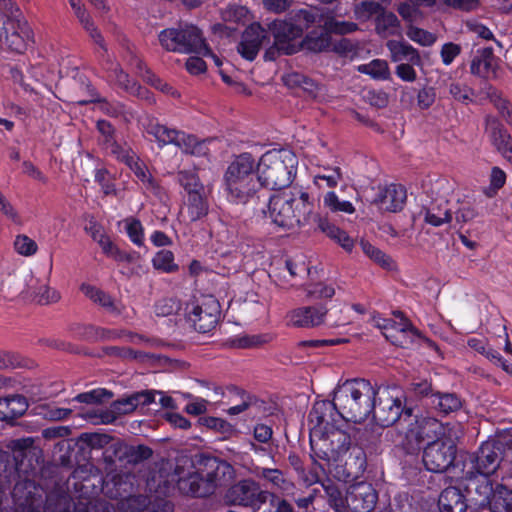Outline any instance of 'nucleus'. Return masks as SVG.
<instances>
[{
	"label": "nucleus",
	"instance_id": "f257e3e1",
	"mask_svg": "<svg viewBox=\"0 0 512 512\" xmlns=\"http://www.w3.org/2000/svg\"><path fill=\"white\" fill-rule=\"evenodd\" d=\"M377 394L376 387L368 380L349 379L335 388L333 407L344 420L361 423L372 413Z\"/></svg>",
	"mask_w": 512,
	"mask_h": 512
},
{
	"label": "nucleus",
	"instance_id": "f03ea898",
	"mask_svg": "<svg viewBox=\"0 0 512 512\" xmlns=\"http://www.w3.org/2000/svg\"><path fill=\"white\" fill-rule=\"evenodd\" d=\"M297 163L296 155L287 149L263 154L256 165L262 188L280 190L290 186L296 175Z\"/></svg>",
	"mask_w": 512,
	"mask_h": 512
},
{
	"label": "nucleus",
	"instance_id": "7ed1b4c3",
	"mask_svg": "<svg viewBox=\"0 0 512 512\" xmlns=\"http://www.w3.org/2000/svg\"><path fill=\"white\" fill-rule=\"evenodd\" d=\"M158 40L163 49L182 54H210V48L202 31L190 23H179L175 27L160 31Z\"/></svg>",
	"mask_w": 512,
	"mask_h": 512
},
{
	"label": "nucleus",
	"instance_id": "20e7f679",
	"mask_svg": "<svg viewBox=\"0 0 512 512\" xmlns=\"http://www.w3.org/2000/svg\"><path fill=\"white\" fill-rule=\"evenodd\" d=\"M377 396L373 399V419L381 427H390L403 420H409L413 408L403 403L402 397L394 395L389 387H378Z\"/></svg>",
	"mask_w": 512,
	"mask_h": 512
},
{
	"label": "nucleus",
	"instance_id": "39448f33",
	"mask_svg": "<svg viewBox=\"0 0 512 512\" xmlns=\"http://www.w3.org/2000/svg\"><path fill=\"white\" fill-rule=\"evenodd\" d=\"M276 499V495L261 488L260 484L251 479H242L231 485L225 495L224 501L228 506L242 507L258 511L268 499Z\"/></svg>",
	"mask_w": 512,
	"mask_h": 512
},
{
	"label": "nucleus",
	"instance_id": "423d86ee",
	"mask_svg": "<svg viewBox=\"0 0 512 512\" xmlns=\"http://www.w3.org/2000/svg\"><path fill=\"white\" fill-rule=\"evenodd\" d=\"M146 132L153 136L161 146L174 144L187 154L195 156L207 154L208 149L204 141H199L194 135L186 134L183 131L168 128L157 121H149L146 125Z\"/></svg>",
	"mask_w": 512,
	"mask_h": 512
},
{
	"label": "nucleus",
	"instance_id": "0eeeda50",
	"mask_svg": "<svg viewBox=\"0 0 512 512\" xmlns=\"http://www.w3.org/2000/svg\"><path fill=\"white\" fill-rule=\"evenodd\" d=\"M457 446L450 437L427 442L423 449L422 461L428 471L443 473L454 463Z\"/></svg>",
	"mask_w": 512,
	"mask_h": 512
},
{
	"label": "nucleus",
	"instance_id": "6e6552de",
	"mask_svg": "<svg viewBox=\"0 0 512 512\" xmlns=\"http://www.w3.org/2000/svg\"><path fill=\"white\" fill-rule=\"evenodd\" d=\"M268 210L272 222L280 228L290 230L308 225L306 218L293 205L292 196L287 194L270 196Z\"/></svg>",
	"mask_w": 512,
	"mask_h": 512
},
{
	"label": "nucleus",
	"instance_id": "1a4fd4ad",
	"mask_svg": "<svg viewBox=\"0 0 512 512\" xmlns=\"http://www.w3.org/2000/svg\"><path fill=\"white\" fill-rule=\"evenodd\" d=\"M187 319L199 333L212 331L220 318V304L213 298L208 297L198 304H191L187 307Z\"/></svg>",
	"mask_w": 512,
	"mask_h": 512
},
{
	"label": "nucleus",
	"instance_id": "9d476101",
	"mask_svg": "<svg viewBox=\"0 0 512 512\" xmlns=\"http://www.w3.org/2000/svg\"><path fill=\"white\" fill-rule=\"evenodd\" d=\"M386 438L396 446L402 447L406 452L413 453L423 443L419 420L412 414L409 416V420H403L401 423H397L395 428L388 430Z\"/></svg>",
	"mask_w": 512,
	"mask_h": 512
},
{
	"label": "nucleus",
	"instance_id": "9b49d317",
	"mask_svg": "<svg viewBox=\"0 0 512 512\" xmlns=\"http://www.w3.org/2000/svg\"><path fill=\"white\" fill-rule=\"evenodd\" d=\"M504 444L499 440L484 442L478 451L471 456L473 467L483 476L493 474L503 459Z\"/></svg>",
	"mask_w": 512,
	"mask_h": 512
},
{
	"label": "nucleus",
	"instance_id": "f8f14e48",
	"mask_svg": "<svg viewBox=\"0 0 512 512\" xmlns=\"http://www.w3.org/2000/svg\"><path fill=\"white\" fill-rule=\"evenodd\" d=\"M153 454L150 447L146 445H129L122 441L113 442L106 451V459L111 463L120 462V466L127 464L136 465Z\"/></svg>",
	"mask_w": 512,
	"mask_h": 512
},
{
	"label": "nucleus",
	"instance_id": "ddd939ff",
	"mask_svg": "<svg viewBox=\"0 0 512 512\" xmlns=\"http://www.w3.org/2000/svg\"><path fill=\"white\" fill-rule=\"evenodd\" d=\"M378 494L371 483L356 482L346 490V505L352 512H371L377 503Z\"/></svg>",
	"mask_w": 512,
	"mask_h": 512
},
{
	"label": "nucleus",
	"instance_id": "4468645a",
	"mask_svg": "<svg viewBox=\"0 0 512 512\" xmlns=\"http://www.w3.org/2000/svg\"><path fill=\"white\" fill-rule=\"evenodd\" d=\"M15 512H42V499L36 484L31 479L16 482L12 490Z\"/></svg>",
	"mask_w": 512,
	"mask_h": 512
},
{
	"label": "nucleus",
	"instance_id": "2eb2a0df",
	"mask_svg": "<svg viewBox=\"0 0 512 512\" xmlns=\"http://www.w3.org/2000/svg\"><path fill=\"white\" fill-rule=\"evenodd\" d=\"M272 33L275 45L283 54L291 55L298 51L295 40L301 37V28L293 25L292 22L275 20L268 24Z\"/></svg>",
	"mask_w": 512,
	"mask_h": 512
},
{
	"label": "nucleus",
	"instance_id": "dca6fc26",
	"mask_svg": "<svg viewBox=\"0 0 512 512\" xmlns=\"http://www.w3.org/2000/svg\"><path fill=\"white\" fill-rule=\"evenodd\" d=\"M200 469L207 482L213 486V491L233 479L235 470L231 464L216 457H203Z\"/></svg>",
	"mask_w": 512,
	"mask_h": 512
},
{
	"label": "nucleus",
	"instance_id": "f3484780",
	"mask_svg": "<svg viewBox=\"0 0 512 512\" xmlns=\"http://www.w3.org/2000/svg\"><path fill=\"white\" fill-rule=\"evenodd\" d=\"M1 37H4L5 43L11 51L22 53L31 37V30L26 22L7 18L3 22Z\"/></svg>",
	"mask_w": 512,
	"mask_h": 512
},
{
	"label": "nucleus",
	"instance_id": "a211bd4d",
	"mask_svg": "<svg viewBox=\"0 0 512 512\" xmlns=\"http://www.w3.org/2000/svg\"><path fill=\"white\" fill-rule=\"evenodd\" d=\"M495 487L488 476L470 478L465 485L467 501L479 508L489 507Z\"/></svg>",
	"mask_w": 512,
	"mask_h": 512
},
{
	"label": "nucleus",
	"instance_id": "6ab92c4d",
	"mask_svg": "<svg viewBox=\"0 0 512 512\" xmlns=\"http://www.w3.org/2000/svg\"><path fill=\"white\" fill-rule=\"evenodd\" d=\"M256 165L250 153H241L236 156L225 172V185L257 178V171L255 170Z\"/></svg>",
	"mask_w": 512,
	"mask_h": 512
},
{
	"label": "nucleus",
	"instance_id": "aec40b11",
	"mask_svg": "<svg viewBox=\"0 0 512 512\" xmlns=\"http://www.w3.org/2000/svg\"><path fill=\"white\" fill-rule=\"evenodd\" d=\"M492 47L478 49L472 58L470 72L484 79L498 78L499 65Z\"/></svg>",
	"mask_w": 512,
	"mask_h": 512
},
{
	"label": "nucleus",
	"instance_id": "412c9836",
	"mask_svg": "<svg viewBox=\"0 0 512 512\" xmlns=\"http://www.w3.org/2000/svg\"><path fill=\"white\" fill-rule=\"evenodd\" d=\"M228 199L236 204H246L250 201L260 199L262 190L259 178L228 183L225 185Z\"/></svg>",
	"mask_w": 512,
	"mask_h": 512
},
{
	"label": "nucleus",
	"instance_id": "4be33fe9",
	"mask_svg": "<svg viewBox=\"0 0 512 512\" xmlns=\"http://www.w3.org/2000/svg\"><path fill=\"white\" fill-rule=\"evenodd\" d=\"M407 194L403 186L391 184L380 189L379 194L372 203L382 211L397 212L403 209Z\"/></svg>",
	"mask_w": 512,
	"mask_h": 512
},
{
	"label": "nucleus",
	"instance_id": "5701e85b",
	"mask_svg": "<svg viewBox=\"0 0 512 512\" xmlns=\"http://www.w3.org/2000/svg\"><path fill=\"white\" fill-rule=\"evenodd\" d=\"M25 289L21 293L31 297L39 304L47 305L60 299L57 291L51 289L45 281L35 277L32 273L25 276Z\"/></svg>",
	"mask_w": 512,
	"mask_h": 512
},
{
	"label": "nucleus",
	"instance_id": "b1692460",
	"mask_svg": "<svg viewBox=\"0 0 512 512\" xmlns=\"http://www.w3.org/2000/svg\"><path fill=\"white\" fill-rule=\"evenodd\" d=\"M254 474L258 479L263 480L272 490H276L285 495L293 493L295 488L294 483L286 478L285 474L280 469L256 467Z\"/></svg>",
	"mask_w": 512,
	"mask_h": 512
},
{
	"label": "nucleus",
	"instance_id": "393cba45",
	"mask_svg": "<svg viewBox=\"0 0 512 512\" xmlns=\"http://www.w3.org/2000/svg\"><path fill=\"white\" fill-rule=\"evenodd\" d=\"M28 407L27 398L20 394L0 398V421L13 425L16 419L26 413Z\"/></svg>",
	"mask_w": 512,
	"mask_h": 512
},
{
	"label": "nucleus",
	"instance_id": "a878e982",
	"mask_svg": "<svg viewBox=\"0 0 512 512\" xmlns=\"http://www.w3.org/2000/svg\"><path fill=\"white\" fill-rule=\"evenodd\" d=\"M422 212L424 213L425 222L434 227L450 223L453 219V210L444 198H437L429 205L424 206Z\"/></svg>",
	"mask_w": 512,
	"mask_h": 512
},
{
	"label": "nucleus",
	"instance_id": "bb28decb",
	"mask_svg": "<svg viewBox=\"0 0 512 512\" xmlns=\"http://www.w3.org/2000/svg\"><path fill=\"white\" fill-rule=\"evenodd\" d=\"M333 409V401H318L313 405L308 415L309 425L311 426L310 434L318 435L324 432L326 427L331 428L333 426L330 423V415Z\"/></svg>",
	"mask_w": 512,
	"mask_h": 512
},
{
	"label": "nucleus",
	"instance_id": "cd10ccee",
	"mask_svg": "<svg viewBox=\"0 0 512 512\" xmlns=\"http://www.w3.org/2000/svg\"><path fill=\"white\" fill-rule=\"evenodd\" d=\"M486 126L487 130L490 131L494 146L508 161H512V144L510 134H508L501 123L494 117H487Z\"/></svg>",
	"mask_w": 512,
	"mask_h": 512
},
{
	"label": "nucleus",
	"instance_id": "c85d7f7f",
	"mask_svg": "<svg viewBox=\"0 0 512 512\" xmlns=\"http://www.w3.org/2000/svg\"><path fill=\"white\" fill-rule=\"evenodd\" d=\"M326 314L324 306L301 307L292 312L291 322L297 327H315L323 323Z\"/></svg>",
	"mask_w": 512,
	"mask_h": 512
},
{
	"label": "nucleus",
	"instance_id": "c756f323",
	"mask_svg": "<svg viewBox=\"0 0 512 512\" xmlns=\"http://www.w3.org/2000/svg\"><path fill=\"white\" fill-rule=\"evenodd\" d=\"M311 457L316 462L321 460L328 466L340 460L324 432L318 435L310 434Z\"/></svg>",
	"mask_w": 512,
	"mask_h": 512
},
{
	"label": "nucleus",
	"instance_id": "7c9ffc66",
	"mask_svg": "<svg viewBox=\"0 0 512 512\" xmlns=\"http://www.w3.org/2000/svg\"><path fill=\"white\" fill-rule=\"evenodd\" d=\"M466 495L457 487H447L438 499V506L441 512H465L467 504Z\"/></svg>",
	"mask_w": 512,
	"mask_h": 512
},
{
	"label": "nucleus",
	"instance_id": "2f4dec72",
	"mask_svg": "<svg viewBox=\"0 0 512 512\" xmlns=\"http://www.w3.org/2000/svg\"><path fill=\"white\" fill-rule=\"evenodd\" d=\"M386 46L393 62L407 61L412 65H421V57L417 49L405 41L389 40Z\"/></svg>",
	"mask_w": 512,
	"mask_h": 512
},
{
	"label": "nucleus",
	"instance_id": "473e14b6",
	"mask_svg": "<svg viewBox=\"0 0 512 512\" xmlns=\"http://www.w3.org/2000/svg\"><path fill=\"white\" fill-rule=\"evenodd\" d=\"M80 290L93 303L101 306L109 313L114 315H120L122 313V308L119 307L112 296L100 288L89 284H82Z\"/></svg>",
	"mask_w": 512,
	"mask_h": 512
},
{
	"label": "nucleus",
	"instance_id": "72a5a7b5",
	"mask_svg": "<svg viewBox=\"0 0 512 512\" xmlns=\"http://www.w3.org/2000/svg\"><path fill=\"white\" fill-rule=\"evenodd\" d=\"M156 392L142 391L134 393L126 398L114 401L112 407L119 414H128L139 405H149L155 402Z\"/></svg>",
	"mask_w": 512,
	"mask_h": 512
},
{
	"label": "nucleus",
	"instance_id": "f704fd0d",
	"mask_svg": "<svg viewBox=\"0 0 512 512\" xmlns=\"http://www.w3.org/2000/svg\"><path fill=\"white\" fill-rule=\"evenodd\" d=\"M384 336L392 344L408 348L414 341L420 338V334L410 323H400L393 333L384 332Z\"/></svg>",
	"mask_w": 512,
	"mask_h": 512
},
{
	"label": "nucleus",
	"instance_id": "c9c22d12",
	"mask_svg": "<svg viewBox=\"0 0 512 512\" xmlns=\"http://www.w3.org/2000/svg\"><path fill=\"white\" fill-rule=\"evenodd\" d=\"M326 13L322 8H311L301 9L294 15L293 25L301 28V35L305 29H308L311 25L317 24L319 27H323V22L326 17Z\"/></svg>",
	"mask_w": 512,
	"mask_h": 512
},
{
	"label": "nucleus",
	"instance_id": "e433bc0d",
	"mask_svg": "<svg viewBox=\"0 0 512 512\" xmlns=\"http://www.w3.org/2000/svg\"><path fill=\"white\" fill-rule=\"evenodd\" d=\"M429 405L440 413L449 414L460 409L462 402L455 393L436 392V394H431Z\"/></svg>",
	"mask_w": 512,
	"mask_h": 512
},
{
	"label": "nucleus",
	"instance_id": "4c0bfd02",
	"mask_svg": "<svg viewBox=\"0 0 512 512\" xmlns=\"http://www.w3.org/2000/svg\"><path fill=\"white\" fill-rule=\"evenodd\" d=\"M317 227L344 250L352 251L354 240L345 231L331 224L327 219H318Z\"/></svg>",
	"mask_w": 512,
	"mask_h": 512
},
{
	"label": "nucleus",
	"instance_id": "58836bf2",
	"mask_svg": "<svg viewBox=\"0 0 512 512\" xmlns=\"http://www.w3.org/2000/svg\"><path fill=\"white\" fill-rule=\"evenodd\" d=\"M376 32L383 38L400 34V21L393 12L383 10L375 19Z\"/></svg>",
	"mask_w": 512,
	"mask_h": 512
},
{
	"label": "nucleus",
	"instance_id": "ea45409f",
	"mask_svg": "<svg viewBox=\"0 0 512 512\" xmlns=\"http://www.w3.org/2000/svg\"><path fill=\"white\" fill-rule=\"evenodd\" d=\"M102 63L108 73L109 80L114 81L119 87L127 91H133L136 85L135 82L123 71L118 63L113 62L110 57L102 61Z\"/></svg>",
	"mask_w": 512,
	"mask_h": 512
},
{
	"label": "nucleus",
	"instance_id": "a19ab883",
	"mask_svg": "<svg viewBox=\"0 0 512 512\" xmlns=\"http://www.w3.org/2000/svg\"><path fill=\"white\" fill-rule=\"evenodd\" d=\"M130 169L134 172L135 176L142 182L145 189L149 192L160 196L162 194V188L158 184L157 180L151 175L146 169L143 163L139 162L138 159L134 158L128 163Z\"/></svg>",
	"mask_w": 512,
	"mask_h": 512
},
{
	"label": "nucleus",
	"instance_id": "79ce46f5",
	"mask_svg": "<svg viewBox=\"0 0 512 512\" xmlns=\"http://www.w3.org/2000/svg\"><path fill=\"white\" fill-rule=\"evenodd\" d=\"M489 509L491 512H512V490L496 484Z\"/></svg>",
	"mask_w": 512,
	"mask_h": 512
},
{
	"label": "nucleus",
	"instance_id": "37998d69",
	"mask_svg": "<svg viewBox=\"0 0 512 512\" xmlns=\"http://www.w3.org/2000/svg\"><path fill=\"white\" fill-rule=\"evenodd\" d=\"M324 433L330 442V446L333 447L339 458H341V456L345 454L351 446L350 435L341 429L335 428L334 426H331V428L326 427Z\"/></svg>",
	"mask_w": 512,
	"mask_h": 512
},
{
	"label": "nucleus",
	"instance_id": "c03bdc74",
	"mask_svg": "<svg viewBox=\"0 0 512 512\" xmlns=\"http://www.w3.org/2000/svg\"><path fill=\"white\" fill-rule=\"evenodd\" d=\"M186 214L190 222H195L208 214V203L203 193H191L188 196Z\"/></svg>",
	"mask_w": 512,
	"mask_h": 512
},
{
	"label": "nucleus",
	"instance_id": "a18cd8bd",
	"mask_svg": "<svg viewBox=\"0 0 512 512\" xmlns=\"http://www.w3.org/2000/svg\"><path fill=\"white\" fill-rule=\"evenodd\" d=\"M421 435L424 441H433L435 439H446L445 428L443 424L435 418L427 417L419 420Z\"/></svg>",
	"mask_w": 512,
	"mask_h": 512
},
{
	"label": "nucleus",
	"instance_id": "49530a36",
	"mask_svg": "<svg viewBox=\"0 0 512 512\" xmlns=\"http://www.w3.org/2000/svg\"><path fill=\"white\" fill-rule=\"evenodd\" d=\"M343 180V174L339 166H325L319 169V172L314 175V184L319 188L323 187V182L328 188L336 187L340 181Z\"/></svg>",
	"mask_w": 512,
	"mask_h": 512
},
{
	"label": "nucleus",
	"instance_id": "de8ad7c7",
	"mask_svg": "<svg viewBox=\"0 0 512 512\" xmlns=\"http://www.w3.org/2000/svg\"><path fill=\"white\" fill-rule=\"evenodd\" d=\"M282 80L287 87L300 88L309 94H314L317 90L315 81L299 72L286 73L282 76Z\"/></svg>",
	"mask_w": 512,
	"mask_h": 512
},
{
	"label": "nucleus",
	"instance_id": "09e8293b",
	"mask_svg": "<svg viewBox=\"0 0 512 512\" xmlns=\"http://www.w3.org/2000/svg\"><path fill=\"white\" fill-rule=\"evenodd\" d=\"M304 45L313 52L327 50L330 47V34L325 27H321L320 31H312L306 36Z\"/></svg>",
	"mask_w": 512,
	"mask_h": 512
},
{
	"label": "nucleus",
	"instance_id": "8fccbe9b",
	"mask_svg": "<svg viewBox=\"0 0 512 512\" xmlns=\"http://www.w3.org/2000/svg\"><path fill=\"white\" fill-rule=\"evenodd\" d=\"M293 205L300 212L303 218H306V223L318 225V219H323L318 214L313 212V204L309 200V194L301 192L299 197H292Z\"/></svg>",
	"mask_w": 512,
	"mask_h": 512
},
{
	"label": "nucleus",
	"instance_id": "3c124183",
	"mask_svg": "<svg viewBox=\"0 0 512 512\" xmlns=\"http://www.w3.org/2000/svg\"><path fill=\"white\" fill-rule=\"evenodd\" d=\"M77 506L66 494L50 495L46 500V512H75Z\"/></svg>",
	"mask_w": 512,
	"mask_h": 512
},
{
	"label": "nucleus",
	"instance_id": "603ef678",
	"mask_svg": "<svg viewBox=\"0 0 512 512\" xmlns=\"http://www.w3.org/2000/svg\"><path fill=\"white\" fill-rule=\"evenodd\" d=\"M323 27H325L329 34H348L358 29L356 23L335 20L333 13L330 11H327L326 13V17L323 22Z\"/></svg>",
	"mask_w": 512,
	"mask_h": 512
},
{
	"label": "nucleus",
	"instance_id": "864d4df0",
	"mask_svg": "<svg viewBox=\"0 0 512 512\" xmlns=\"http://www.w3.org/2000/svg\"><path fill=\"white\" fill-rule=\"evenodd\" d=\"M177 179L179 184L188 193V196H190L191 193H204V186L200 183L195 172L189 170L179 171Z\"/></svg>",
	"mask_w": 512,
	"mask_h": 512
},
{
	"label": "nucleus",
	"instance_id": "5fc2aeb1",
	"mask_svg": "<svg viewBox=\"0 0 512 512\" xmlns=\"http://www.w3.org/2000/svg\"><path fill=\"white\" fill-rule=\"evenodd\" d=\"M359 71L370 75L374 79L386 80L390 76L388 63L380 59H375L368 64L361 65Z\"/></svg>",
	"mask_w": 512,
	"mask_h": 512
},
{
	"label": "nucleus",
	"instance_id": "6e6d98bb",
	"mask_svg": "<svg viewBox=\"0 0 512 512\" xmlns=\"http://www.w3.org/2000/svg\"><path fill=\"white\" fill-rule=\"evenodd\" d=\"M361 248L363 252L375 263L379 264L381 267L385 269H392L393 267V260L386 255L383 251L376 248L369 242L362 241L361 242Z\"/></svg>",
	"mask_w": 512,
	"mask_h": 512
},
{
	"label": "nucleus",
	"instance_id": "4d7b16f0",
	"mask_svg": "<svg viewBox=\"0 0 512 512\" xmlns=\"http://www.w3.org/2000/svg\"><path fill=\"white\" fill-rule=\"evenodd\" d=\"M323 204L332 212H344L352 214L355 211L354 206L349 201H340L335 192H328L324 195Z\"/></svg>",
	"mask_w": 512,
	"mask_h": 512
},
{
	"label": "nucleus",
	"instance_id": "13d9d810",
	"mask_svg": "<svg viewBox=\"0 0 512 512\" xmlns=\"http://www.w3.org/2000/svg\"><path fill=\"white\" fill-rule=\"evenodd\" d=\"M242 40L245 41V43L256 45L259 49L266 41L267 43L269 42L266 31L257 23L250 25L245 30Z\"/></svg>",
	"mask_w": 512,
	"mask_h": 512
},
{
	"label": "nucleus",
	"instance_id": "bf43d9fd",
	"mask_svg": "<svg viewBox=\"0 0 512 512\" xmlns=\"http://www.w3.org/2000/svg\"><path fill=\"white\" fill-rule=\"evenodd\" d=\"M324 491L328 497L329 505L334 508L337 512H343L348 509L346 505V495L343 496L342 492L335 484L324 485Z\"/></svg>",
	"mask_w": 512,
	"mask_h": 512
},
{
	"label": "nucleus",
	"instance_id": "052dcab7",
	"mask_svg": "<svg viewBox=\"0 0 512 512\" xmlns=\"http://www.w3.org/2000/svg\"><path fill=\"white\" fill-rule=\"evenodd\" d=\"M113 393L106 389H94L89 392H84L78 394L74 400L80 402V403H86V404H98L102 403L106 399L112 398Z\"/></svg>",
	"mask_w": 512,
	"mask_h": 512
},
{
	"label": "nucleus",
	"instance_id": "680f3d73",
	"mask_svg": "<svg viewBox=\"0 0 512 512\" xmlns=\"http://www.w3.org/2000/svg\"><path fill=\"white\" fill-rule=\"evenodd\" d=\"M153 265L156 269L168 273L178 269V266L174 263V255L169 250L159 251L153 258Z\"/></svg>",
	"mask_w": 512,
	"mask_h": 512
},
{
	"label": "nucleus",
	"instance_id": "e2e57ef3",
	"mask_svg": "<svg viewBox=\"0 0 512 512\" xmlns=\"http://www.w3.org/2000/svg\"><path fill=\"white\" fill-rule=\"evenodd\" d=\"M384 10L382 5L375 1H363L355 7V14L357 19L367 20L371 16L376 17Z\"/></svg>",
	"mask_w": 512,
	"mask_h": 512
},
{
	"label": "nucleus",
	"instance_id": "0e129e2a",
	"mask_svg": "<svg viewBox=\"0 0 512 512\" xmlns=\"http://www.w3.org/2000/svg\"><path fill=\"white\" fill-rule=\"evenodd\" d=\"M229 391L235 395L240 396V398L242 400L240 404L232 406L228 409V413L230 415L240 414V413L244 412L245 410H247L254 402H256L255 397L247 394L244 390H242L236 386L230 387Z\"/></svg>",
	"mask_w": 512,
	"mask_h": 512
},
{
	"label": "nucleus",
	"instance_id": "69168bd1",
	"mask_svg": "<svg viewBox=\"0 0 512 512\" xmlns=\"http://www.w3.org/2000/svg\"><path fill=\"white\" fill-rule=\"evenodd\" d=\"M229 391L235 395L240 396V398L242 400L240 404L232 406L228 409V413L230 415L240 414V413L244 412L245 410H247L254 402H256L255 397L247 394L244 390H242L236 386L230 387Z\"/></svg>",
	"mask_w": 512,
	"mask_h": 512
},
{
	"label": "nucleus",
	"instance_id": "338daca9",
	"mask_svg": "<svg viewBox=\"0 0 512 512\" xmlns=\"http://www.w3.org/2000/svg\"><path fill=\"white\" fill-rule=\"evenodd\" d=\"M407 36L421 46H431L436 41V36L424 29L409 26L406 32Z\"/></svg>",
	"mask_w": 512,
	"mask_h": 512
},
{
	"label": "nucleus",
	"instance_id": "774afa93",
	"mask_svg": "<svg viewBox=\"0 0 512 512\" xmlns=\"http://www.w3.org/2000/svg\"><path fill=\"white\" fill-rule=\"evenodd\" d=\"M457 223H467L477 216V211L468 201L458 202V208L453 211Z\"/></svg>",
	"mask_w": 512,
	"mask_h": 512
}]
</instances>
